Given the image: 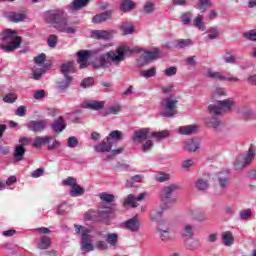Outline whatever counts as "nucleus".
Returning <instances> with one entry per match:
<instances>
[{"label": "nucleus", "instance_id": "52", "mask_svg": "<svg viewBox=\"0 0 256 256\" xmlns=\"http://www.w3.org/2000/svg\"><path fill=\"white\" fill-rule=\"evenodd\" d=\"M58 41H59V39L57 38V35L51 34L47 39L48 47L55 49V47H57Z\"/></svg>", "mask_w": 256, "mask_h": 256}, {"label": "nucleus", "instance_id": "46", "mask_svg": "<svg viewBox=\"0 0 256 256\" xmlns=\"http://www.w3.org/2000/svg\"><path fill=\"white\" fill-rule=\"evenodd\" d=\"M140 75L142 77H144L145 79H149L151 77H155V75H157V68L155 67H152L148 70H144L140 73Z\"/></svg>", "mask_w": 256, "mask_h": 256}, {"label": "nucleus", "instance_id": "15", "mask_svg": "<svg viewBox=\"0 0 256 256\" xmlns=\"http://www.w3.org/2000/svg\"><path fill=\"white\" fill-rule=\"evenodd\" d=\"M158 233L160 235L161 241H173V237L171 236V227L169 226V223L158 226Z\"/></svg>", "mask_w": 256, "mask_h": 256}, {"label": "nucleus", "instance_id": "53", "mask_svg": "<svg viewBox=\"0 0 256 256\" xmlns=\"http://www.w3.org/2000/svg\"><path fill=\"white\" fill-rule=\"evenodd\" d=\"M223 59H224V62L230 63L231 65H235V63H237V58L233 56V54H231V52L229 51L226 52Z\"/></svg>", "mask_w": 256, "mask_h": 256}, {"label": "nucleus", "instance_id": "32", "mask_svg": "<svg viewBox=\"0 0 256 256\" xmlns=\"http://www.w3.org/2000/svg\"><path fill=\"white\" fill-rule=\"evenodd\" d=\"M204 122L207 127H212L213 129H217V127L221 125V122L217 116L207 117L204 119Z\"/></svg>", "mask_w": 256, "mask_h": 256}, {"label": "nucleus", "instance_id": "18", "mask_svg": "<svg viewBox=\"0 0 256 256\" xmlns=\"http://www.w3.org/2000/svg\"><path fill=\"white\" fill-rule=\"evenodd\" d=\"M111 149H113V141H109L107 138L106 141L104 140L94 146V151H96V153H109Z\"/></svg>", "mask_w": 256, "mask_h": 256}, {"label": "nucleus", "instance_id": "31", "mask_svg": "<svg viewBox=\"0 0 256 256\" xmlns=\"http://www.w3.org/2000/svg\"><path fill=\"white\" fill-rule=\"evenodd\" d=\"M60 71L64 77H69L71 73H75V70L73 68V64L71 62H66L61 65Z\"/></svg>", "mask_w": 256, "mask_h": 256}, {"label": "nucleus", "instance_id": "30", "mask_svg": "<svg viewBox=\"0 0 256 256\" xmlns=\"http://www.w3.org/2000/svg\"><path fill=\"white\" fill-rule=\"evenodd\" d=\"M181 235L185 239H191L195 235V230L193 228V225L186 224L181 230Z\"/></svg>", "mask_w": 256, "mask_h": 256}, {"label": "nucleus", "instance_id": "44", "mask_svg": "<svg viewBox=\"0 0 256 256\" xmlns=\"http://www.w3.org/2000/svg\"><path fill=\"white\" fill-rule=\"evenodd\" d=\"M123 138V133H121V131L119 130H114L112 132H110V134L108 135V137L106 138L109 141H119L120 139Z\"/></svg>", "mask_w": 256, "mask_h": 256}, {"label": "nucleus", "instance_id": "12", "mask_svg": "<svg viewBox=\"0 0 256 256\" xmlns=\"http://www.w3.org/2000/svg\"><path fill=\"white\" fill-rule=\"evenodd\" d=\"M206 77L209 79H216L218 81H239V78L237 77H226L225 75L221 74V72L213 71L211 68L207 70Z\"/></svg>", "mask_w": 256, "mask_h": 256}, {"label": "nucleus", "instance_id": "51", "mask_svg": "<svg viewBox=\"0 0 256 256\" xmlns=\"http://www.w3.org/2000/svg\"><path fill=\"white\" fill-rule=\"evenodd\" d=\"M78 146H79V139H77V137L71 136L68 138L67 147H69L70 149H75V147H78Z\"/></svg>", "mask_w": 256, "mask_h": 256}, {"label": "nucleus", "instance_id": "34", "mask_svg": "<svg viewBox=\"0 0 256 256\" xmlns=\"http://www.w3.org/2000/svg\"><path fill=\"white\" fill-rule=\"evenodd\" d=\"M184 149H186V151H197V149H199V141L194 139L187 140L185 142Z\"/></svg>", "mask_w": 256, "mask_h": 256}, {"label": "nucleus", "instance_id": "33", "mask_svg": "<svg viewBox=\"0 0 256 256\" xmlns=\"http://www.w3.org/2000/svg\"><path fill=\"white\" fill-rule=\"evenodd\" d=\"M135 9V2L132 0H123L120 4V11L127 13V11H133Z\"/></svg>", "mask_w": 256, "mask_h": 256}, {"label": "nucleus", "instance_id": "58", "mask_svg": "<svg viewBox=\"0 0 256 256\" xmlns=\"http://www.w3.org/2000/svg\"><path fill=\"white\" fill-rule=\"evenodd\" d=\"M93 83H95V79L93 77H88L83 79L80 85L83 89H87V87H91Z\"/></svg>", "mask_w": 256, "mask_h": 256}, {"label": "nucleus", "instance_id": "38", "mask_svg": "<svg viewBox=\"0 0 256 256\" xmlns=\"http://www.w3.org/2000/svg\"><path fill=\"white\" fill-rule=\"evenodd\" d=\"M85 193V189L78 184L74 185L70 190L71 197H81Z\"/></svg>", "mask_w": 256, "mask_h": 256}, {"label": "nucleus", "instance_id": "61", "mask_svg": "<svg viewBox=\"0 0 256 256\" xmlns=\"http://www.w3.org/2000/svg\"><path fill=\"white\" fill-rule=\"evenodd\" d=\"M153 149V140H147L143 145H142V151L143 153H149Z\"/></svg>", "mask_w": 256, "mask_h": 256}, {"label": "nucleus", "instance_id": "28", "mask_svg": "<svg viewBox=\"0 0 256 256\" xmlns=\"http://www.w3.org/2000/svg\"><path fill=\"white\" fill-rule=\"evenodd\" d=\"M222 243L225 247H231L235 243V238L231 231H225L222 233Z\"/></svg>", "mask_w": 256, "mask_h": 256}, {"label": "nucleus", "instance_id": "19", "mask_svg": "<svg viewBox=\"0 0 256 256\" xmlns=\"http://www.w3.org/2000/svg\"><path fill=\"white\" fill-rule=\"evenodd\" d=\"M50 127L55 133H61L67 129V124L65 123L63 116H60L58 119L54 120L52 124H50Z\"/></svg>", "mask_w": 256, "mask_h": 256}, {"label": "nucleus", "instance_id": "26", "mask_svg": "<svg viewBox=\"0 0 256 256\" xmlns=\"http://www.w3.org/2000/svg\"><path fill=\"white\" fill-rule=\"evenodd\" d=\"M8 19L12 21V23H20V21H25V19H27V14L24 12H10L8 14Z\"/></svg>", "mask_w": 256, "mask_h": 256}, {"label": "nucleus", "instance_id": "63", "mask_svg": "<svg viewBox=\"0 0 256 256\" xmlns=\"http://www.w3.org/2000/svg\"><path fill=\"white\" fill-rule=\"evenodd\" d=\"M84 221H95V211L89 210L84 214Z\"/></svg>", "mask_w": 256, "mask_h": 256}, {"label": "nucleus", "instance_id": "21", "mask_svg": "<svg viewBox=\"0 0 256 256\" xmlns=\"http://www.w3.org/2000/svg\"><path fill=\"white\" fill-rule=\"evenodd\" d=\"M25 148L23 146L15 145L13 151V161L14 163H21L25 159Z\"/></svg>", "mask_w": 256, "mask_h": 256}, {"label": "nucleus", "instance_id": "50", "mask_svg": "<svg viewBox=\"0 0 256 256\" xmlns=\"http://www.w3.org/2000/svg\"><path fill=\"white\" fill-rule=\"evenodd\" d=\"M208 38L213 41V39H217L219 37V29L217 27L209 28L208 31Z\"/></svg>", "mask_w": 256, "mask_h": 256}, {"label": "nucleus", "instance_id": "62", "mask_svg": "<svg viewBox=\"0 0 256 256\" xmlns=\"http://www.w3.org/2000/svg\"><path fill=\"white\" fill-rule=\"evenodd\" d=\"M191 12H186L184 14H182L181 16V21L183 23V25H189V23H191Z\"/></svg>", "mask_w": 256, "mask_h": 256}, {"label": "nucleus", "instance_id": "10", "mask_svg": "<svg viewBox=\"0 0 256 256\" xmlns=\"http://www.w3.org/2000/svg\"><path fill=\"white\" fill-rule=\"evenodd\" d=\"M147 197V193L142 192L137 197L133 194H129L127 197L124 198L123 207H131L135 209V207H139V203L137 201H143Z\"/></svg>", "mask_w": 256, "mask_h": 256}, {"label": "nucleus", "instance_id": "42", "mask_svg": "<svg viewBox=\"0 0 256 256\" xmlns=\"http://www.w3.org/2000/svg\"><path fill=\"white\" fill-rule=\"evenodd\" d=\"M247 163L244 162L243 156H238L234 162L235 171H241V169L247 167Z\"/></svg>", "mask_w": 256, "mask_h": 256}, {"label": "nucleus", "instance_id": "16", "mask_svg": "<svg viewBox=\"0 0 256 256\" xmlns=\"http://www.w3.org/2000/svg\"><path fill=\"white\" fill-rule=\"evenodd\" d=\"M112 37H113V32L107 31V30H93L91 32L92 39L109 41V39H112Z\"/></svg>", "mask_w": 256, "mask_h": 256}, {"label": "nucleus", "instance_id": "25", "mask_svg": "<svg viewBox=\"0 0 256 256\" xmlns=\"http://www.w3.org/2000/svg\"><path fill=\"white\" fill-rule=\"evenodd\" d=\"M255 155H256L255 147L250 146L249 150L247 151V153L241 154L240 157H242V160L246 164L250 165L253 162V159H255Z\"/></svg>", "mask_w": 256, "mask_h": 256}, {"label": "nucleus", "instance_id": "1", "mask_svg": "<svg viewBox=\"0 0 256 256\" xmlns=\"http://www.w3.org/2000/svg\"><path fill=\"white\" fill-rule=\"evenodd\" d=\"M131 51V48L127 45H121L116 50H110L105 54H101L98 57V65L96 69H109L113 63L119 65L122 61H125V55Z\"/></svg>", "mask_w": 256, "mask_h": 256}, {"label": "nucleus", "instance_id": "5", "mask_svg": "<svg viewBox=\"0 0 256 256\" xmlns=\"http://www.w3.org/2000/svg\"><path fill=\"white\" fill-rule=\"evenodd\" d=\"M177 105H179V99L175 95L165 96L160 101V115L171 119L177 115Z\"/></svg>", "mask_w": 256, "mask_h": 256}, {"label": "nucleus", "instance_id": "22", "mask_svg": "<svg viewBox=\"0 0 256 256\" xmlns=\"http://www.w3.org/2000/svg\"><path fill=\"white\" fill-rule=\"evenodd\" d=\"M199 131L197 125H185L178 128L179 135H195Z\"/></svg>", "mask_w": 256, "mask_h": 256}, {"label": "nucleus", "instance_id": "48", "mask_svg": "<svg viewBox=\"0 0 256 256\" xmlns=\"http://www.w3.org/2000/svg\"><path fill=\"white\" fill-rule=\"evenodd\" d=\"M194 27H197V29H199L200 31H205L206 27L203 24V15H198L194 19Z\"/></svg>", "mask_w": 256, "mask_h": 256}, {"label": "nucleus", "instance_id": "6", "mask_svg": "<svg viewBox=\"0 0 256 256\" xmlns=\"http://www.w3.org/2000/svg\"><path fill=\"white\" fill-rule=\"evenodd\" d=\"M74 227H75L76 234L81 235V239H82V241L80 242L81 251H84L85 253H89L93 251L94 249L93 242L91 240V235L89 234L91 233V230H89V228L85 226H81L77 224H75Z\"/></svg>", "mask_w": 256, "mask_h": 256}, {"label": "nucleus", "instance_id": "13", "mask_svg": "<svg viewBox=\"0 0 256 256\" xmlns=\"http://www.w3.org/2000/svg\"><path fill=\"white\" fill-rule=\"evenodd\" d=\"M82 109H90L91 111H101L105 107V101L86 100L81 103Z\"/></svg>", "mask_w": 256, "mask_h": 256}, {"label": "nucleus", "instance_id": "43", "mask_svg": "<svg viewBox=\"0 0 256 256\" xmlns=\"http://www.w3.org/2000/svg\"><path fill=\"white\" fill-rule=\"evenodd\" d=\"M155 179L158 183H165V181H169V179H171V175L165 172H158L155 175Z\"/></svg>", "mask_w": 256, "mask_h": 256}, {"label": "nucleus", "instance_id": "54", "mask_svg": "<svg viewBox=\"0 0 256 256\" xmlns=\"http://www.w3.org/2000/svg\"><path fill=\"white\" fill-rule=\"evenodd\" d=\"M239 215H240V219L242 221H245L247 219H251L253 212L251 211V209H245V210H241Z\"/></svg>", "mask_w": 256, "mask_h": 256}, {"label": "nucleus", "instance_id": "64", "mask_svg": "<svg viewBox=\"0 0 256 256\" xmlns=\"http://www.w3.org/2000/svg\"><path fill=\"white\" fill-rule=\"evenodd\" d=\"M153 11H155V4H153V2H146L144 5V12L153 13Z\"/></svg>", "mask_w": 256, "mask_h": 256}, {"label": "nucleus", "instance_id": "47", "mask_svg": "<svg viewBox=\"0 0 256 256\" xmlns=\"http://www.w3.org/2000/svg\"><path fill=\"white\" fill-rule=\"evenodd\" d=\"M191 45H193V41H191V39H181L177 42L175 47L177 49H185V47H189Z\"/></svg>", "mask_w": 256, "mask_h": 256}, {"label": "nucleus", "instance_id": "55", "mask_svg": "<svg viewBox=\"0 0 256 256\" xmlns=\"http://www.w3.org/2000/svg\"><path fill=\"white\" fill-rule=\"evenodd\" d=\"M98 215L101 219H109V215H111V208H102L98 210Z\"/></svg>", "mask_w": 256, "mask_h": 256}, {"label": "nucleus", "instance_id": "39", "mask_svg": "<svg viewBox=\"0 0 256 256\" xmlns=\"http://www.w3.org/2000/svg\"><path fill=\"white\" fill-rule=\"evenodd\" d=\"M195 186L198 191H206V189H209V182L206 179L199 178L196 181Z\"/></svg>", "mask_w": 256, "mask_h": 256}, {"label": "nucleus", "instance_id": "14", "mask_svg": "<svg viewBox=\"0 0 256 256\" xmlns=\"http://www.w3.org/2000/svg\"><path fill=\"white\" fill-rule=\"evenodd\" d=\"M143 61L145 63H149V61H153L155 59L161 58V51L158 48H153L152 50H146L141 55Z\"/></svg>", "mask_w": 256, "mask_h": 256}, {"label": "nucleus", "instance_id": "24", "mask_svg": "<svg viewBox=\"0 0 256 256\" xmlns=\"http://www.w3.org/2000/svg\"><path fill=\"white\" fill-rule=\"evenodd\" d=\"M111 15H113V12L111 10H106L105 12L95 15L92 18V23H103L105 21H109V19H111Z\"/></svg>", "mask_w": 256, "mask_h": 256}, {"label": "nucleus", "instance_id": "40", "mask_svg": "<svg viewBox=\"0 0 256 256\" xmlns=\"http://www.w3.org/2000/svg\"><path fill=\"white\" fill-rule=\"evenodd\" d=\"M72 80L73 78L70 76H64V79L58 84V89H60V91H65V89H68L69 85H71Z\"/></svg>", "mask_w": 256, "mask_h": 256}, {"label": "nucleus", "instance_id": "2", "mask_svg": "<svg viewBox=\"0 0 256 256\" xmlns=\"http://www.w3.org/2000/svg\"><path fill=\"white\" fill-rule=\"evenodd\" d=\"M44 19L46 23H49L59 31V33H67L68 35H75L77 30L73 27H69V23L67 22V18L63 16V12L59 10H50L44 14Z\"/></svg>", "mask_w": 256, "mask_h": 256}, {"label": "nucleus", "instance_id": "7", "mask_svg": "<svg viewBox=\"0 0 256 256\" xmlns=\"http://www.w3.org/2000/svg\"><path fill=\"white\" fill-rule=\"evenodd\" d=\"M235 107V100L233 98L224 99L218 101L217 104H210L208 106V111L210 115H223V113L231 112V109Z\"/></svg>", "mask_w": 256, "mask_h": 256}, {"label": "nucleus", "instance_id": "11", "mask_svg": "<svg viewBox=\"0 0 256 256\" xmlns=\"http://www.w3.org/2000/svg\"><path fill=\"white\" fill-rule=\"evenodd\" d=\"M48 125L49 123L47 120L42 119L38 121H30L26 124V127L29 131H33V133H41V131H45V129H47Z\"/></svg>", "mask_w": 256, "mask_h": 256}, {"label": "nucleus", "instance_id": "4", "mask_svg": "<svg viewBox=\"0 0 256 256\" xmlns=\"http://www.w3.org/2000/svg\"><path fill=\"white\" fill-rule=\"evenodd\" d=\"M169 135H171V133L168 130L157 132L151 131L150 128H142L134 132L132 141H134V143H141L142 141H146V139H157V141H161V139H167Z\"/></svg>", "mask_w": 256, "mask_h": 256}, {"label": "nucleus", "instance_id": "60", "mask_svg": "<svg viewBox=\"0 0 256 256\" xmlns=\"http://www.w3.org/2000/svg\"><path fill=\"white\" fill-rule=\"evenodd\" d=\"M243 37L248 41H256V30H250L243 34Z\"/></svg>", "mask_w": 256, "mask_h": 256}, {"label": "nucleus", "instance_id": "36", "mask_svg": "<svg viewBox=\"0 0 256 256\" xmlns=\"http://www.w3.org/2000/svg\"><path fill=\"white\" fill-rule=\"evenodd\" d=\"M49 141H51V137L46 136V137H36L34 139L33 142V147H36L37 149H39V147H41V145H47V143H49Z\"/></svg>", "mask_w": 256, "mask_h": 256}, {"label": "nucleus", "instance_id": "9", "mask_svg": "<svg viewBox=\"0 0 256 256\" xmlns=\"http://www.w3.org/2000/svg\"><path fill=\"white\" fill-rule=\"evenodd\" d=\"M165 209H169V207L162 204L160 207L154 208L150 212L151 221L158 223V227L167 224V221L163 219V211H165Z\"/></svg>", "mask_w": 256, "mask_h": 256}, {"label": "nucleus", "instance_id": "23", "mask_svg": "<svg viewBox=\"0 0 256 256\" xmlns=\"http://www.w3.org/2000/svg\"><path fill=\"white\" fill-rule=\"evenodd\" d=\"M77 55V63L80 65V69H85V67H87V61H89V51L81 50L77 52Z\"/></svg>", "mask_w": 256, "mask_h": 256}, {"label": "nucleus", "instance_id": "8", "mask_svg": "<svg viewBox=\"0 0 256 256\" xmlns=\"http://www.w3.org/2000/svg\"><path fill=\"white\" fill-rule=\"evenodd\" d=\"M179 187L175 184L169 185L164 187L161 190L160 197L162 201V205L165 207H171L173 203H175V198H172L171 195H173V192L177 191Z\"/></svg>", "mask_w": 256, "mask_h": 256}, {"label": "nucleus", "instance_id": "35", "mask_svg": "<svg viewBox=\"0 0 256 256\" xmlns=\"http://www.w3.org/2000/svg\"><path fill=\"white\" fill-rule=\"evenodd\" d=\"M105 239L106 243H108V245L111 247H115V245L119 243V235H117V233H109L106 235Z\"/></svg>", "mask_w": 256, "mask_h": 256}, {"label": "nucleus", "instance_id": "59", "mask_svg": "<svg viewBox=\"0 0 256 256\" xmlns=\"http://www.w3.org/2000/svg\"><path fill=\"white\" fill-rule=\"evenodd\" d=\"M164 75H166V77H175V75H177V67L171 66L166 68L164 70Z\"/></svg>", "mask_w": 256, "mask_h": 256}, {"label": "nucleus", "instance_id": "41", "mask_svg": "<svg viewBox=\"0 0 256 256\" xmlns=\"http://www.w3.org/2000/svg\"><path fill=\"white\" fill-rule=\"evenodd\" d=\"M99 197L103 203H113L115 201V195L107 192L100 193Z\"/></svg>", "mask_w": 256, "mask_h": 256}, {"label": "nucleus", "instance_id": "56", "mask_svg": "<svg viewBox=\"0 0 256 256\" xmlns=\"http://www.w3.org/2000/svg\"><path fill=\"white\" fill-rule=\"evenodd\" d=\"M4 103H15L17 101V94L8 93L3 98Z\"/></svg>", "mask_w": 256, "mask_h": 256}, {"label": "nucleus", "instance_id": "20", "mask_svg": "<svg viewBox=\"0 0 256 256\" xmlns=\"http://www.w3.org/2000/svg\"><path fill=\"white\" fill-rule=\"evenodd\" d=\"M238 115L243 119H253L255 117V110H252L251 107L241 106L237 110Z\"/></svg>", "mask_w": 256, "mask_h": 256}, {"label": "nucleus", "instance_id": "29", "mask_svg": "<svg viewBox=\"0 0 256 256\" xmlns=\"http://www.w3.org/2000/svg\"><path fill=\"white\" fill-rule=\"evenodd\" d=\"M51 238L48 236H42L37 241V248L41 250L49 249L51 247Z\"/></svg>", "mask_w": 256, "mask_h": 256}, {"label": "nucleus", "instance_id": "17", "mask_svg": "<svg viewBox=\"0 0 256 256\" xmlns=\"http://www.w3.org/2000/svg\"><path fill=\"white\" fill-rule=\"evenodd\" d=\"M124 225L126 229H128V231H131L132 233H137V231H139L141 227V222L139 221V218H137V216H134L124 222Z\"/></svg>", "mask_w": 256, "mask_h": 256}, {"label": "nucleus", "instance_id": "57", "mask_svg": "<svg viewBox=\"0 0 256 256\" xmlns=\"http://www.w3.org/2000/svg\"><path fill=\"white\" fill-rule=\"evenodd\" d=\"M211 7V0H199V9L204 12Z\"/></svg>", "mask_w": 256, "mask_h": 256}, {"label": "nucleus", "instance_id": "37", "mask_svg": "<svg viewBox=\"0 0 256 256\" xmlns=\"http://www.w3.org/2000/svg\"><path fill=\"white\" fill-rule=\"evenodd\" d=\"M217 181H218V185H219L220 189L225 190L227 187H229L230 180H229L228 176L219 174Z\"/></svg>", "mask_w": 256, "mask_h": 256}, {"label": "nucleus", "instance_id": "27", "mask_svg": "<svg viewBox=\"0 0 256 256\" xmlns=\"http://www.w3.org/2000/svg\"><path fill=\"white\" fill-rule=\"evenodd\" d=\"M89 4V0H73V2L69 5L70 11H79L83 9V7H87Z\"/></svg>", "mask_w": 256, "mask_h": 256}, {"label": "nucleus", "instance_id": "45", "mask_svg": "<svg viewBox=\"0 0 256 256\" xmlns=\"http://www.w3.org/2000/svg\"><path fill=\"white\" fill-rule=\"evenodd\" d=\"M143 181V176L135 175L131 179L126 181V187H135L134 183H141Z\"/></svg>", "mask_w": 256, "mask_h": 256}, {"label": "nucleus", "instance_id": "3", "mask_svg": "<svg viewBox=\"0 0 256 256\" xmlns=\"http://www.w3.org/2000/svg\"><path fill=\"white\" fill-rule=\"evenodd\" d=\"M1 38L3 43L0 47L4 53H11V51H15V49H19V47H21L22 39L20 36H17V31L6 29L2 32Z\"/></svg>", "mask_w": 256, "mask_h": 256}, {"label": "nucleus", "instance_id": "49", "mask_svg": "<svg viewBox=\"0 0 256 256\" xmlns=\"http://www.w3.org/2000/svg\"><path fill=\"white\" fill-rule=\"evenodd\" d=\"M70 209L71 207H69L67 203H62L57 206L56 213L57 215H65L67 212H69Z\"/></svg>", "mask_w": 256, "mask_h": 256}]
</instances>
